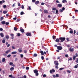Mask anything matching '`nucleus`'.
<instances>
[{
	"instance_id": "1",
	"label": "nucleus",
	"mask_w": 78,
	"mask_h": 78,
	"mask_svg": "<svg viewBox=\"0 0 78 78\" xmlns=\"http://www.w3.org/2000/svg\"><path fill=\"white\" fill-rule=\"evenodd\" d=\"M59 39L60 41V42H63L66 40V37H60Z\"/></svg>"
},
{
	"instance_id": "2",
	"label": "nucleus",
	"mask_w": 78,
	"mask_h": 78,
	"mask_svg": "<svg viewBox=\"0 0 78 78\" xmlns=\"http://www.w3.org/2000/svg\"><path fill=\"white\" fill-rule=\"evenodd\" d=\"M34 73L35 74L36 76H37L39 75V73H38V71L37 69H35L34 71Z\"/></svg>"
},
{
	"instance_id": "3",
	"label": "nucleus",
	"mask_w": 78,
	"mask_h": 78,
	"mask_svg": "<svg viewBox=\"0 0 78 78\" xmlns=\"http://www.w3.org/2000/svg\"><path fill=\"white\" fill-rule=\"evenodd\" d=\"M57 48L59 50H61L62 49V47L61 46H58L57 47Z\"/></svg>"
},
{
	"instance_id": "4",
	"label": "nucleus",
	"mask_w": 78,
	"mask_h": 78,
	"mask_svg": "<svg viewBox=\"0 0 78 78\" xmlns=\"http://www.w3.org/2000/svg\"><path fill=\"white\" fill-rule=\"evenodd\" d=\"M54 64L55 66H58V65H59V63H58V62L57 61H54Z\"/></svg>"
},
{
	"instance_id": "5",
	"label": "nucleus",
	"mask_w": 78,
	"mask_h": 78,
	"mask_svg": "<svg viewBox=\"0 0 78 78\" xmlns=\"http://www.w3.org/2000/svg\"><path fill=\"white\" fill-rule=\"evenodd\" d=\"M69 51L70 52H73L74 51V48H70L69 49Z\"/></svg>"
},
{
	"instance_id": "6",
	"label": "nucleus",
	"mask_w": 78,
	"mask_h": 78,
	"mask_svg": "<svg viewBox=\"0 0 78 78\" xmlns=\"http://www.w3.org/2000/svg\"><path fill=\"white\" fill-rule=\"evenodd\" d=\"M50 73H53V72H54V73H55V70L53 69H52V70H50Z\"/></svg>"
},
{
	"instance_id": "7",
	"label": "nucleus",
	"mask_w": 78,
	"mask_h": 78,
	"mask_svg": "<svg viewBox=\"0 0 78 78\" xmlns=\"http://www.w3.org/2000/svg\"><path fill=\"white\" fill-rule=\"evenodd\" d=\"M26 35L27 36H30L31 37L32 35H31V33H27L26 34Z\"/></svg>"
},
{
	"instance_id": "8",
	"label": "nucleus",
	"mask_w": 78,
	"mask_h": 78,
	"mask_svg": "<svg viewBox=\"0 0 78 78\" xmlns=\"http://www.w3.org/2000/svg\"><path fill=\"white\" fill-rule=\"evenodd\" d=\"M59 40V39L57 38L56 39V40H55V41L56 42H60Z\"/></svg>"
},
{
	"instance_id": "9",
	"label": "nucleus",
	"mask_w": 78,
	"mask_h": 78,
	"mask_svg": "<svg viewBox=\"0 0 78 78\" xmlns=\"http://www.w3.org/2000/svg\"><path fill=\"white\" fill-rule=\"evenodd\" d=\"M58 7L59 8H61L62 7V4H58L57 5Z\"/></svg>"
},
{
	"instance_id": "10",
	"label": "nucleus",
	"mask_w": 78,
	"mask_h": 78,
	"mask_svg": "<svg viewBox=\"0 0 78 78\" xmlns=\"http://www.w3.org/2000/svg\"><path fill=\"white\" fill-rule=\"evenodd\" d=\"M0 36H1V37H4V35L2 33H0Z\"/></svg>"
},
{
	"instance_id": "11",
	"label": "nucleus",
	"mask_w": 78,
	"mask_h": 78,
	"mask_svg": "<svg viewBox=\"0 0 78 78\" xmlns=\"http://www.w3.org/2000/svg\"><path fill=\"white\" fill-rule=\"evenodd\" d=\"M10 35L12 36L11 39H14V34H11Z\"/></svg>"
},
{
	"instance_id": "12",
	"label": "nucleus",
	"mask_w": 78,
	"mask_h": 78,
	"mask_svg": "<svg viewBox=\"0 0 78 78\" xmlns=\"http://www.w3.org/2000/svg\"><path fill=\"white\" fill-rule=\"evenodd\" d=\"M20 31L21 32V33H24L25 32V30L23 29H21L20 30Z\"/></svg>"
},
{
	"instance_id": "13",
	"label": "nucleus",
	"mask_w": 78,
	"mask_h": 78,
	"mask_svg": "<svg viewBox=\"0 0 78 78\" xmlns=\"http://www.w3.org/2000/svg\"><path fill=\"white\" fill-rule=\"evenodd\" d=\"M40 53L41 54V55H44V51H41L40 52Z\"/></svg>"
},
{
	"instance_id": "14",
	"label": "nucleus",
	"mask_w": 78,
	"mask_h": 78,
	"mask_svg": "<svg viewBox=\"0 0 78 78\" xmlns=\"http://www.w3.org/2000/svg\"><path fill=\"white\" fill-rule=\"evenodd\" d=\"M44 12L46 14H48V12L47 10L45 9L44 10Z\"/></svg>"
},
{
	"instance_id": "15",
	"label": "nucleus",
	"mask_w": 78,
	"mask_h": 78,
	"mask_svg": "<svg viewBox=\"0 0 78 78\" xmlns=\"http://www.w3.org/2000/svg\"><path fill=\"white\" fill-rule=\"evenodd\" d=\"M10 52V50H8L5 51V53H6V54H8V53H9Z\"/></svg>"
},
{
	"instance_id": "16",
	"label": "nucleus",
	"mask_w": 78,
	"mask_h": 78,
	"mask_svg": "<svg viewBox=\"0 0 78 78\" xmlns=\"http://www.w3.org/2000/svg\"><path fill=\"white\" fill-rule=\"evenodd\" d=\"M5 61H6V59H5V58H4L2 59V61L3 62H5Z\"/></svg>"
},
{
	"instance_id": "17",
	"label": "nucleus",
	"mask_w": 78,
	"mask_h": 78,
	"mask_svg": "<svg viewBox=\"0 0 78 78\" xmlns=\"http://www.w3.org/2000/svg\"><path fill=\"white\" fill-rule=\"evenodd\" d=\"M39 1H37L35 2V5H37V4H39Z\"/></svg>"
},
{
	"instance_id": "18",
	"label": "nucleus",
	"mask_w": 78,
	"mask_h": 78,
	"mask_svg": "<svg viewBox=\"0 0 78 78\" xmlns=\"http://www.w3.org/2000/svg\"><path fill=\"white\" fill-rule=\"evenodd\" d=\"M17 53V51H13L11 53V54L14 55V54H16Z\"/></svg>"
},
{
	"instance_id": "19",
	"label": "nucleus",
	"mask_w": 78,
	"mask_h": 78,
	"mask_svg": "<svg viewBox=\"0 0 78 78\" xmlns=\"http://www.w3.org/2000/svg\"><path fill=\"white\" fill-rule=\"evenodd\" d=\"M18 51L19 53H21L22 51V49L21 48H19L18 49Z\"/></svg>"
},
{
	"instance_id": "20",
	"label": "nucleus",
	"mask_w": 78,
	"mask_h": 78,
	"mask_svg": "<svg viewBox=\"0 0 78 78\" xmlns=\"http://www.w3.org/2000/svg\"><path fill=\"white\" fill-rule=\"evenodd\" d=\"M5 23H6L5 22V21H2L1 22V23H2V24H3V25H5Z\"/></svg>"
},
{
	"instance_id": "21",
	"label": "nucleus",
	"mask_w": 78,
	"mask_h": 78,
	"mask_svg": "<svg viewBox=\"0 0 78 78\" xmlns=\"http://www.w3.org/2000/svg\"><path fill=\"white\" fill-rule=\"evenodd\" d=\"M62 3H67V0H63L62 1Z\"/></svg>"
},
{
	"instance_id": "22",
	"label": "nucleus",
	"mask_w": 78,
	"mask_h": 78,
	"mask_svg": "<svg viewBox=\"0 0 78 78\" xmlns=\"http://www.w3.org/2000/svg\"><path fill=\"white\" fill-rule=\"evenodd\" d=\"M14 67H12L10 68V70H11V71H12V70H14Z\"/></svg>"
},
{
	"instance_id": "23",
	"label": "nucleus",
	"mask_w": 78,
	"mask_h": 78,
	"mask_svg": "<svg viewBox=\"0 0 78 78\" xmlns=\"http://www.w3.org/2000/svg\"><path fill=\"white\" fill-rule=\"evenodd\" d=\"M12 74H11L10 75H9V78H13V76H12Z\"/></svg>"
},
{
	"instance_id": "24",
	"label": "nucleus",
	"mask_w": 78,
	"mask_h": 78,
	"mask_svg": "<svg viewBox=\"0 0 78 78\" xmlns=\"http://www.w3.org/2000/svg\"><path fill=\"white\" fill-rule=\"evenodd\" d=\"M5 37L6 39H9V35H5Z\"/></svg>"
},
{
	"instance_id": "25",
	"label": "nucleus",
	"mask_w": 78,
	"mask_h": 78,
	"mask_svg": "<svg viewBox=\"0 0 78 78\" xmlns=\"http://www.w3.org/2000/svg\"><path fill=\"white\" fill-rule=\"evenodd\" d=\"M7 12H8V11H3V14H6Z\"/></svg>"
},
{
	"instance_id": "26",
	"label": "nucleus",
	"mask_w": 78,
	"mask_h": 78,
	"mask_svg": "<svg viewBox=\"0 0 78 78\" xmlns=\"http://www.w3.org/2000/svg\"><path fill=\"white\" fill-rule=\"evenodd\" d=\"M34 57H36L37 56V54H34Z\"/></svg>"
},
{
	"instance_id": "27",
	"label": "nucleus",
	"mask_w": 78,
	"mask_h": 78,
	"mask_svg": "<svg viewBox=\"0 0 78 78\" xmlns=\"http://www.w3.org/2000/svg\"><path fill=\"white\" fill-rule=\"evenodd\" d=\"M73 60H75V59H76V56L75 55L73 56Z\"/></svg>"
},
{
	"instance_id": "28",
	"label": "nucleus",
	"mask_w": 78,
	"mask_h": 78,
	"mask_svg": "<svg viewBox=\"0 0 78 78\" xmlns=\"http://www.w3.org/2000/svg\"><path fill=\"white\" fill-rule=\"evenodd\" d=\"M42 48L44 49V50H47V48H45V47H44V46H42Z\"/></svg>"
},
{
	"instance_id": "29",
	"label": "nucleus",
	"mask_w": 78,
	"mask_h": 78,
	"mask_svg": "<svg viewBox=\"0 0 78 78\" xmlns=\"http://www.w3.org/2000/svg\"><path fill=\"white\" fill-rule=\"evenodd\" d=\"M52 38L53 39H54V40L56 39V36H53Z\"/></svg>"
},
{
	"instance_id": "30",
	"label": "nucleus",
	"mask_w": 78,
	"mask_h": 78,
	"mask_svg": "<svg viewBox=\"0 0 78 78\" xmlns=\"http://www.w3.org/2000/svg\"><path fill=\"white\" fill-rule=\"evenodd\" d=\"M5 40L4 39L2 40V43H5Z\"/></svg>"
},
{
	"instance_id": "31",
	"label": "nucleus",
	"mask_w": 78,
	"mask_h": 78,
	"mask_svg": "<svg viewBox=\"0 0 78 78\" xmlns=\"http://www.w3.org/2000/svg\"><path fill=\"white\" fill-rule=\"evenodd\" d=\"M24 14V12H20V15H23V14Z\"/></svg>"
},
{
	"instance_id": "32",
	"label": "nucleus",
	"mask_w": 78,
	"mask_h": 78,
	"mask_svg": "<svg viewBox=\"0 0 78 78\" xmlns=\"http://www.w3.org/2000/svg\"><path fill=\"white\" fill-rule=\"evenodd\" d=\"M5 24L6 25H8L9 24V22H6Z\"/></svg>"
},
{
	"instance_id": "33",
	"label": "nucleus",
	"mask_w": 78,
	"mask_h": 78,
	"mask_svg": "<svg viewBox=\"0 0 78 78\" xmlns=\"http://www.w3.org/2000/svg\"><path fill=\"white\" fill-rule=\"evenodd\" d=\"M59 11L60 12H63V10H62L61 9H60L59 10Z\"/></svg>"
},
{
	"instance_id": "34",
	"label": "nucleus",
	"mask_w": 78,
	"mask_h": 78,
	"mask_svg": "<svg viewBox=\"0 0 78 78\" xmlns=\"http://www.w3.org/2000/svg\"><path fill=\"white\" fill-rule=\"evenodd\" d=\"M66 40L67 41H68V42H69V41H70V40H69V38L67 37L66 38Z\"/></svg>"
},
{
	"instance_id": "35",
	"label": "nucleus",
	"mask_w": 78,
	"mask_h": 78,
	"mask_svg": "<svg viewBox=\"0 0 78 78\" xmlns=\"http://www.w3.org/2000/svg\"><path fill=\"white\" fill-rule=\"evenodd\" d=\"M14 30L15 31H17V28L15 27H14Z\"/></svg>"
},
{
	"instance_id": "36",
	"label": "nucleus",
	"mask_w": 78,
	"mask_h": 78,
	"mask_svg": "<svg viewBox=\"0 0 78 78\" xmlns=\"http://www.w3.org/2000/svg\"><path fill=\"white\" fill-rule=\"evenodd\" d=\"M11 55L9 54L7 55V57H8V58H9L11 57Z\"/></svg>"
},
{
	"instance_id": "37",
	"label": "nucleus",
	"mask_w": 78,
	"mask_h": 78,
	"mask_svg": "<svg viewBox=\"0 0 78 78\" xmlns=\"http://www.w3.org/2000/svg\"><path fill=\"white\" fill-rule=\"evenodd\" d=\"M43 76L44 78H45V77L47 76V75H46L45 74H44L43 75Z\"/></svg>"
},
{
	"instance_id": "38",
	"label": "nucleus",
	"mask_w": 78,
	"mask_h": 78,
	"mask_svg": "<svg viewBox=\"0 0 78 78\" xmlns=\"http://www.w3.org/2000/svg\"><path fill=\"white\" fill-rule=\"evenodd\" d=\"M52 9V10H53V11H55L56 10V8H53Z\"/></svg>"
},
{
	"instance_id": "39",
	"label": "nucleus",
	"mask_w": 78,
	"mask_h": 78,
	"mask_svg": "<svg viewBox=\"0 0 78 78\" xmlns=\"http://www.w3.org/2000/svg\"><path fill=\"white\" fill-rule=\"evenodd\" d=\"M56 77H57V78H58L59 77V74H56Z\"/></svg>"
},
{
	"instance_id": "40",
	"label": "nucleus",
	"mask_w": 78,
	"mask_h": 78,
	"mask_svg": "<svg viewBox=\"0 0 78 78\" xmlns=\"http://www.w3.org/2000/svg\"><path fill=\"white\" fill-rule=\"evenodd\" d=\"M41 58L42 60H44V56H42L41 57Z\"/></svg>"
},
{
	"instance_id": "41",
	"label": "nucleus",
	"mask_w": 78,
	"mask_h": 78,
	"mask_svg": "<svg viewBox=\"0 0 78 78\" xmlns=\"http://www.w3.org/2000/svg\"><path fill=\"white\" fill-rule=\"evenodd\" d=\"M55 12L56 14H58V9H56L55 10Z\"/></svg>"
},
{
	"instance_id": "42",
	"label": "nucleus",
	"mask_w": 78,
	"mask_h": 78,
	"mask_svg": "<svg viewBox=\"0 0 78 78\" xmlns=\"http://www.w3.org/2000/svg\"><path fill=\"white\" fill-rule=\"evenodd\" d=\"M50 23H51V24H53V23L54 22V21L52 20H51L50 21Z\"/></svg>"
},
{
	"instance_id": "43",
	"label": "nucleus",
	"mask_w": 78,
	"mask_h": 78,
	"mask_svg": "<svg viewBox=\"0 0 78 78\" xmlns=\"http://www.w3.org/2000/svg\"><path fill=\"white\" fill-rule=\"evenodd\" d=\"M26 70H28L29 69V67L27 66L26 67Z\"/></svg>"
},
{
	"instance_id": "44",
	"label": "nucleus",
	"mask_w": 78,
	"mask_h": 78,
	"mask_svg": "<svg viewBox=\"0 0 78 78\" xmlns=\"http://www.w3.org/2000/svg\"><path fill=\"white\" fill-rule=\"evenodd\" d=\"M20 34L19 33H17V36H20Z\"/></svg>"
},
{
	"instance_id": "45",
	"label": "nucleus",
	"mask_w": 78,
	"mask_h": 78,
	"mask_svg": "<svg viewBox=\"0 0 78 78\" xmlns=\"http://www.w3.org/2000/svg\"><path fill=\"white\" fill-rule=\"evenodd\" d=\"M69 33H71V34H72V33H73V31L72 30H70L69 31Z\"/></svg>"
},
{
	"instance_id": "46",
	"label": "nucleus",
	"mask_w": 78,
	"mask_h": 78,
	"mask_svg": "<svg viewBox=\"0 0 78 78\" xmlns=\"http://www.w3.org/2000/svg\"><path fill=\"white\" fill-rule=\"evenodd\" d=\"M3 8H6V5H4L3 6Z\"/></svg>"
},
{
	"instance_id": "47",
	"label": "nucleus",
	"mask_w": 78,
	"mask_h": 78,
	"mask_svg": "<svg viewBox=\"0 0 78 78\" xmlns=\"http://www.w3.org/2000/svg\"><path fill=\"white\" fill-rule=\"evenodd\" d=\"M52 76L53 78H55L56 77V75H52Z\"/></svg>"
},
{
	"instance_id": "48",
	"label": "nucleus",
	"mask_w": 78,
	"mask_h": 78,
	"mask_svg": "<svg viewBox=\"0 0 78 78\" xmlns=\"http://www.w3.org/2000/svg\"><path fill=\"white\" fill-rule=\"evenodd\" d=\"M63 69H64L63 68H61L59 69V70H62Z\"/></svg>"
},
{
	"instance_id": "49",
	"label": "nucleus",
	"mask_w": 78,
	"mask_h": 78,
	"mask_svg": "<svg viewBox=\"0 0 78 78\" xmlns=\"http://www.w3.org/2000/svg\"><path fill=\"white\" fill-rule=\"evenodd\" d=\"M9 65H12L13 63L12 62H10L9 64Z\"/></svg>"
},
{
	"instance_id": "50",
	"label": "nucleus",
	"mask_w": 78,
	"mask_h": 78,
	"mask_svg": "<svg viewBox=\"0 0 78 78\" xmlns=\"http://www.w3.org/2000/svg\"><path fill=\"white\" fill-rule=\"evenodd\" d=\"M67 72L69 73H70L71 71H70L69 70H67Z\"/></svg>"
},
{
	"instance_id": "51",
	"label": "nucleus",
	"mask_w": 78,
	"mask_h": 78,
	"mask_svg": "<svg viewBox=\"0 0 78 78\" xmlns=\"http://www.w3.org/2000/svg\"><path fill=\"white\" fill-rule=\"evenodd\" d=\"M12 49H15V47H14V46H12Z\"/></svg>"
},
{
	"instance_id": "52",
	"label": "nucleus",
	"mask_w": 78,
	"mask_h": 78,
	"mask_svg": "<svg viewBox=\"0 0 78 78\" xmlns=\"http://www.w3.org/2000/svg\"><path fill=\"white\" fill-rule=\"evenodd\" d=\"M74 67L76 69H77V68H78V66H77V65H75L74 66Z\"/></svg>"
},
{
	"instance_id": "53",
	"label": "nucleus",
	"mask_w": 78,
	"mask_h": 78,
	"mask_svg": "<svg viewBox=\"0 0 78 78\" xmlns=\"http://www.w3.org/2000/svg\"><path fill=\"white\" fill-rule=\"evenodd\" d=\"M32 2L33 3H35L36 2V0H32Z\"/></svg>"
},
{
	"instance_id": "54",
	"label": "nucleus",
	"mask_w": 78,
	"mask_h": 78,
	"mask_svg": "<svg viewBox=\"0 0 78 78\" xmlns=\"http://www.w3.org/2000/svg\"><path fill=\"white\" fill-rule=\"evenodd\" d=\"M3 28H0V31H3Z\"/></svg>"
},
{
	"instance_id": "55",
	"label": "nucleus",
	"mask_w": 78,
	"mask_h": 78,
	"mask_svg": "<svg viewBox=\"0 0 78 78\" xmlns=\"http://www.w3.org/2000/svg\"><path fill=\"white\" fill-rule=\"evenodd\" d=\"M23 54H21L20 55L21 58H23Z\"/></svg>"
},
{
	"instance_id": "56",
	"label": "nucleus",
	"mask_w": 78,
	"mask_h": 78,
	"mask_svg": "<svg viewBox=\"0 0 78 78\" xmlns=\"http://www.w3.org/2000/svg\"><path fill=\"white\" fill-rule=\"evenodd\" d=\"M18 6H20V3L18 2Z\"/></svg>"
},
{
	"instance_id": "57",
	"label": "nucleus",
	"mask_w": 78,
	"mask_h": 78,
	"mask_svg": "<svg viewBox=\"0 0 78 78\" xmlns=\"http://www.w3.org/2000/svg\"><path fill=\"white\" fill-rule=\"evenodd\" d=\"M3 2L2 1H0V5H2Z\"/></svg>"
},
{
	"instance_id": "58",
	"label": "nucleus",
	"mask_w": 78,
	"mask_h": 78,
	"mask_svg": "<svg viewBox=\"0 0 78 78\" xmlns=\"http://www.w3.org/2000/svg\"><path fill=\"white\" fill-rule=\"evenodd\" d=\"M24 53H27V51L24 50Z\"/></svg>"
},
{
	"instance_id": "59",
	"label": "nucleus",
	"mask_w": 78,
	"mask_h": 78,
	"mask_svg": "<svg viewBox=\"0 0 78 78\" xmlns=\"http://www.w3.org/2000/svg\"><path fill=\"white\" fill-rule=\"evenodd\" d=\"M21 8H22V9H24V6H23V5H22V6L21 7Z\"/></svg>"
},
{
	"instance_id": "60",
	"label": "nucleus",
	"mask_w": 78,
	"mask_h": 78,
	"mask_svg": "<svg viewBox=\"0 0 78 78\" xmlns=\"http://www.w3.org/2000/svg\"><path fill=\"white\" fill-rule=\"evenodd\" d=\"M65 57H66V58H67V57H68V54L65 55Z\"/></svg>"
},
{
	"instance_id": "61",
	"label": "nucleus",
	"mask_w": 78,
	"mask_h": 78,
	"mask_svg": "<svg viewBox=\"0 0 78 78\" xmlns=\"http://www.w3.org/2000/svg\"><path fill=\"white\" fill-rule=\"evenodd\" d=\"M3 19H4V18L3 17H1V20H3Z\"/></svg>"
},
{
	"instance_id": "62",
	"label": "nucleus",
	"mask_w": 78,
	"mask_h": 78,
	"mask_svg": "<svg viewBox=\"0 0 78 78\" xmlns=\"http://www.w3.org/2000/svg\"><path fill=\"white\" fill-rule=\"evenodd\" d=\"M62 11H64L65 10V8H64V7H63L62 8Z\"/></svg>"
},
{
	"instance_id": "63",
	"label": "nucleus",
	"mask_w": 78,
	"mask_h": 78,
	"mask_svg": "<svg viewBox=\"0 0 78 78\" xmlns=\"http://www.w3.org/2000/svg\"><path fill=\"white\" fill-rule=\"evenodd\" d=\"M13 20H16L17 19V17H15V18H13Z\"/></svg>"
},
{
	"instance_id": "64",
	"label": "nucleus",
	"mask_w": 78,
	"mask_h": 78,
	"mask_svg": "<svg viewBox=\"0 0 78 78\" xmlns=\"http://www.w3.org/2000/svg\"><path fill=\"white\" fill-rule=\"evenodd\" d=\"M76 62H77V63H78V58H77V60L76 61Z\"/></svg>"
}]
</instances>
